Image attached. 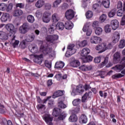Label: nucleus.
Listing matches in <instances>:
<instances>
[{"label":"nucleus","mask_w":125,"mask_h":125,"mask_svg":"<svg viewBox=\"0 0 125 125\" xmlns=\"http://www.w3.org/2000/svg\"><path fill=\"white\" fill-rule=\"evenodd\" d=\"M40 42L42 44L40 46V51H42L44 55H49L50 57L55 56V52L52 50V48L48 46L44 47L43 42L42 41H40Z\"/></svg>","instance_id":"obj_1"},{"label":"nucleus","mask_w":125,"mask_h":125,"mask_svg":"<svg viewBox=\"0 0 125 125\" xmlns=\"http://www.w3.org/2000/svg\"><path fill=\"white\" fill-rule=\"evenodd\" d=\"M72 91L71 92V95L75 96L79 93L80 94H83L84 92V87L82 85L76 86L75 85H72Z\"/></svg>","instance_id":"obj_2"},{"label":"nucleus","mask_w":125,"mask_h":125,"mask_svg":"<svg viewBox=\"0 0 125 125\" xmlns=\"http://www.w3.org/2000/svg\"><path fill=\"white\" fill-rule=\"evenodd\" d=\"M77 50L75 48L74 44H69L67 46V50L65 53L66 57H70L76 53Z\"/></svg>","instance_id":"obj_3"},{"label":"nucleus","mask_w":125,"mask_h":125,"mask_svg":"<svg viewBox=\"0 0 125 125\" xmlns=\"http://www.w3.org/2000/svg\"><path fill=\"white\" fill-rule=\"evenodd\" d=\"M29 30H30V25L29 23L25 22L23 23L22 25L19 27V31L20 34H26Z\"/></svg>","instance_id":"obj_4"},{"label":"nucleus","mask_w":125,"mask_h":125,"mask_svg":"<svg viewBox=\"0 0 125 125\" xmlns=\"http://www.w3.org/2000/svg\"><path fill=\"white\" fill-rule=\"evenodd\" d=\"M43 120L48 125H53V117L49 113L45 114L42 117Z\"/></svg>","instance_id":"obj_5"},{"label":"nucleus","mask_w":125,"mask_h":125,"mask_svg":"<svg viewBox=\"0 0 125 125\" xmlns=\"http://www.w3.org/2000/svg\"><path fill=\"white\" fill-rule=\"evenodd\" d=\"M91 25V23L90 22H86L84 24L83 28V32H85L87 36H90L92 33V29L89 28V27Z\"/></svg>","instance_id":"obj_6"},{"label":"nucleus","mask_w":125,"mask_h":125,"mask_svg":"<svg viewBox=\"0 0 125 125\" xmlns=\"http://www.w3.org/2000/svg\"><path fill=\"white\" fill-rule=\"evenodd\" d=\"M5 28L11 34H16L17 30L15 28V26L12 23H8L6 24Z\"/></svg>","instance_id":"obj_7"},{"label":"nucleus","mask_w":125,"mask_h":125,"mask_svg":"<svg viewBox=\"0 0 125 125\" xmlns=\"http://www.w3.org/2000/svg\"><path fill=\"white\" fill-rule=\"evenodd\" d=\"M51 13L49 12L45 11L43 13L42 20L44 23H49L50 22Z\"/></svg>","instance_id":"obj_8"},{"label":"nucleus","mask_w":125,"mask_h":125,"mask_svg":"<svg viewBox=\"0 0 125 125\" xmlns=\"http://www.w3.org/2000/svg\"><path fill=\"white\" fill-rule=\"evenodd\" d=\"M101 42H102L101 38L98 37L96 36H92L90 38V42H91V43L97 44L98 43H100Z\"/></svg>","instance_id":"obj_9"},{"label":"nucleus","mask_w":125,"mask_h":125,"mask_svg":"<svg viewBox=\"0 0 125 125\" xmlns=\"http://www.w3.org/2000/svg\"><path fill=\"white\" fill-rule=\"evenodd\" d=\"M121 35H120V33L118 31H116L114 33L113 35L112 36V43L113 44H116L119 41H120Z\"/></svg>","instance_id":"obj_10"},{"label":"nucleus","mask_w":125,"mask_h":125,"mask_svg":"<svg viewBox=\"0 0 125 125\" xmlns=\"http://www.w3.org/2000/svg\"><path fill=\"white\" fill-rule=\"evenodd\" d=\"M65 16L67 20H71L75 17V12L72 9L68 10L65 13Z\"/></svg>","instance_id":"obj_11"},{"label":"nucleus","mask_w":125,"mask_h":125,"mask_svg":"<svg viewBox=\"0 0 125 125\" xmlns=\"http://www.w3.org/2000/svg\"><path fill=\"white\" fill-rule=\"evenodd\" d=\"M110 25L112 30L115 31L117 30L119 27H120V22H119V21H118L117 20H113L111 21Z\"/></svg>","instance_id":"obj_12"},{"label":"nucleus","mask_w":125,"mask_h":125,"mask_svg":"<svg viewBox=\"0 0 125 125\" xmlns=\"http://www.w3.org/2000/svg\"><path fill=\"white\" fill-rule=\"evenodd\" d=\"M59 39L58 35H48L46 37V40L50 42H54L55 41H57Z\"/></svg>","instance_id":"obj_13"},{"label":"nucleus","mask_w":125,"mask_h":125,"mask_svg":"<svg viewBox=\"0 0 125 125\" xmlns=\"http://www.w3.org/2000/svg\"><path fill=\"white\" fill-rule=\"evenodd\" d=\"M42 54H41L40 55H35L34 59L33 60L34 62L41 65L42 62Z\"/></svg>","instance_id":"obj_14"},{"label":"nucleus","mask_w":125,"mask_h":125,"mask_svg":"<svg viewBox=\"0 0 125 125\" xmlns=\"http://www.w3.org/2000/svg\"><path fill=\"white\" fill-rule=\"evenodd\" d=\"M105 44L104 43H103L101 44L97 45L96 47V50L99 51V53H102V52H104L105 51Z\"/></svg>","instance_id":"obj_15"},{"label":"nucleus","mask_w":125,"mask_h":125,"mask_svg":"<svg viewBox=\"0 0 125 125\" xmlns=\"http://www.w3.org/2000/svg\"><path fill=\"white\" fill-rule=\"evenodd\" d=\"M125 67V63H123V64L117 65L115 66L112 68L113 70H115L118 73L121 72L122 70H124Z\"/></svg>","instance_id":"obj_16"},{"label":"nucleus","mask_w":125,"mask_h":125,"mask_svg":"<svg viewBox=\"0 0 125 125\" xmlns=\"http://www.w3.org/2000/svg\"><path fill=\"white\" fill-rule=\"evenodd\" d=\"M28 48L32 53H38L39 52V48L36 45L31 44L28 46Z\"/></svg>","instance_id":"obj_17"},{"label":"nucleus","mask_w":125,"mask_h":125,"mask_svg":"<svg viewBox=\"0 0 125 125\" xmlns=\"http://www.w3.org/2000/svg\"><path fill=\"white\" fill-rule=\"evenodd\" d=\"M10 17V16L9 15V14L4 13L1 15L0 18V20L2 22H5L7 21V20H8Z\"/></svg>","instance_id":"obj_18"},{"label":"nucleus","mask_w":125,"mask_h":125,"mask_svg":"<svg viewBox=\"0 0 125 125\" xmlns=\"http://www.w3.org/2000/svg\"><path fill=\"white\" fill-rule=\"evenodd\" d=\"M15 36L13 35V39H12L11 41L10 42L11 44H12L14 48L17 47L20 42L18 40H15Z\"/></svg>","instance_id":"obj_19"},{"label":"nucleus","mask_w":125,"mask_h":125,"mask_svg":"<svg viewBox=\"0 0 125 125\" xmlns=\"http://www.w3.org/2000/svg\"><path fill=\"white\" fill-rule=\"evenodd\" d=\"M92 95V92H86L82 97V102H85L88 98H90V97H91Z\"/></svg>","instance_id":"obj_20"},{"label":"nucleus","mask_w":125,"mask_h":125,"mask_svg":"<svg viewBox=\"0 0 125 125\" xmlns=\"http://www.w3.org/2000/svg\"><path fill=\"white\" fill-rule=\"evenodd\" d=\"M113 60L115 63H118L121 60V53L120 52H117L114 54Z\"/></svg>","instance_id":"obj_21"},{"label":"nucleus","mask_w":125,"mask_h":125,"mask_svg":"<svg viewBox=\"0 0 125 125\" xmlns=\"http://www.w3.org/2000/svg\"><path fill=\"white\" fill-rule=\"evenodd\" d=\"M64 99V98L61 97L59 99V102L58 103V106L59 108H61V109H65V108H67V105L65 104L63 102H62V100Z\"/></svg>","instance_id":"obj_22"},{"label":"nucleus","mask_w":125,"mask_h":125,"mask_svg":"<svg viewBox=\"0 0 125 125\" xmlns=\"http://www.w3.org/2000/svg\"><path fill=\"white\" fill-rule=\"evenodd\" d=\"M89 53H90V49L88 48H84L82 50L81 56H83V57H85V56H87Z\"/></svg>","instance_id":"obj_23"},{"label":"nucleus","mask_w":125,"mask_h":125,"mask_svg":"<svg viewBox=\"0 0 125 125\" xmlns=\"http://www.w3.org/2000/svg\"><path fill=\"white\" fill-rule=\"evenodd\" d=\"M65 63L62 61L57 62L55 63V68L56 69H62L64 68Z\"/></svg>","instance_id":"obj_24"},{"label":"nucleus","mask_w":125,"mask_h":125,"mask_svg":"<svg viewBox=\"0 0 125 125\" xmlns=\"http://www.w3.org/2000/svg\"><path fill=\"white\" fill-rule=\"evenodd\" d=\"M65 93V91L63 90H59L55 92L52 96L53 98H56L59 96H62Z\"/></svg>","instance_id":"obj_25"},{"label":"nucleus","mask_w":125,"mask_h":125,"mask_svg":"<svg viewBox=\"0 0 125 125\" xmlns=\"http://www.w3.org/2000/svg\"><path fill=\"white\" fill-rule=\"evenodd\" d=\"M80 124H86L87 123V117L84 114L82 115L79 119Z\"/></svg>","instance_id":"obj_26"},{"label":"nucleus","mask_w":125,"mask_h":125,"mask_svg":"<svg viewBox=\"0 0 125 125\" xmlns=\"http://www.w3.org/2000/svg\"><path fill=\"white\" fill-rule=\"evenodd\" d=\"M92 67H91V65H87L85 64L82 65L80 67H79L80 70L82 71H89L91 70Z\"/></svg>","instance_id":"obj_27"},{"label":"nucleus","mask_w":125,"mask_h":125,"mask_svg":"<svg viewBox=\"0 0 125 125\" xmlns=\"http://www.w3.org/2000/svg\"><path fill=\"white\" fill-rule=\"evenodd\" d=\"M44 5V1L43 0H38L35 3V6L37 8H42Z\"/></svg>","instance_id":"obj_28"},{"label":"nucleus","mask_w":125,"mask_h":125,"mask_svg":"<svg viewBox=\"0 0 125 125\" xmlns=\"http://www.w3.org/2000/svg\"><path fill=\"white\" fill-rule=\"evenodd\" d=\"M64 27L67 30H71V29H73V27H74V24H73L72 21H69L68 22H66L65 23Z\"/></svg>","instance_id":"obj_29"},{"label":"nucleus","mask_w":125,"mask_h":125,"mask_svg":"<svg viewBox=\"0 0 125 125\" xmlns=\"http://www.w3.org/2000/svg\"><path fill=\"white\" fill-rule=\"evenodd\" d=\"M8 36L6 33L0 31V40H8Z\"/></svg>","instance_id":"obj_30"},{"label":"nucleus","mask_w":125,"mask_h":125,"mask_svg":"<svg viewBox=\"0 0 125 125\" xmlns=\"http://www.w3.org/2000/svg\"><path fill=\"white\" fill-rule=\"evenodd\" d=\"M65 28V25H64V23L59 22L56 25V28L57 30H60V31H62Z\"/></svg>","instance_id":"obj_31"},{"label":"nucleus","mask_w":125,"mask_h":125,"mask_svg":"<svg viewBox=\"0 0 125 125\" xmlns=\"http://www.w3.org/2000/svg\"><path fill=\"white\" fill-rule=\"evenodd\" d=\"M82 59L84 63H87V62H91V61H92V57H91V56H86L85 57H83Z\"/></svg>","instance_id":"obj_32"},{"label":"nucleus","mask_w":125,"mask_h":125,"mask_svg":"<svg viewBox=\"0 0 125 125\" xmlns=\"http://www.w3.org/2000/svg\"><path fill=\"white\" fill-rule=\"evenodd\" d=\"M23 14V11L21 9L15 10L13 12V15L15 17L21 16Z\"/></svg>","instance_id":"obj_33"},{"label":"nucleus","mask_w":125,"mask_h":125,"mask_svg":"<svg viewBox=\"0 0 125 125\" xmlns=\"http://www.w3.org/2000/svg\"><path fill=\"white\" fill-rule=\"evenodd\" d=\"M52 19L53 22L56 23V22H58V21H59L60 18H59V16H58L57 13H54L52 16Z\"/></svg>","instance_id":"obj_34"},{"label":"nucleus","mask_w":125,"mask_h":125,"mask_svg":"<svg viewBox=\"0 0 125 125\" xmlns=\"http://www.w3.org/2000/svg\"><path fill=\"white\" fill-rule=\"evenodd\" d=\"M69 121L72 123L77 122V121H78V117H77L76 114H72L69 118Z\"/></svg>","instance_id":"obj_35"},{"label":"nucleus","mask_w":125,"mask_h":125,"mask_svg":"<svg viewBox=\"0 0 125 125\" xmlns=\"http://www.w3.org/2000/svg\"><path fill=\"white\" fill-rule=\"evenodd\" d=\"M102 4L105 8L110 7V0H103Z\"/></svg>","instance_id":"obj_36"},{"label":"nucleus","mask_w":125,"mask_h":125,"mask_svg":"<svg viewBox=\"0 0 125 125\" xmlns=\"http://www.w3.org/2000/svg\"><path fill=\"white\" fill-rule=\"evenodd\" d=\"M60 113V109L58 108H55L53 110L52 115L54 117H58Z\"/></svg>","instance_id":"obj_37"},{"label":"nucleus","mask_w":125,"mask_h":125,"mask_svg":"<svg viewBox=\"0 0 125 125\" xmlns=\"http://www.w3.org/2000/svg\"><path fill=\"white\" fill-rule=\"evenodd\" d=\"M70 65L71 67H77L80 66V62L78 60H75L70 62Z\"/></svg>","instance_id":"obj_38"},{"label":"nucleus","mask_w":125,"mask_h":125,"mask_svg":"<svg viewBox=\"0 0 125 125\" xmlns=\"http://www.w3.org/2000/svg\"><path fill=\"white\" fill-rule=\"evenodd\" d=\"M61 2H62V0H56L53 2V7L54 8H57L59 5H60Z\"/></svg>","instance_id":"obj_39"},{"label":"nucleus","mask_w":125,"mask_h":125,"mask_svg":"<svg viewBox=\"0 0 125 125\" xmlns=\"http://www.w3.org/2000/svg\"><path fill=\"white\" fill-rule=\"evenodd\" d=\"M104 44L105 45V51H106V50H107V49H112V48H113V45H115V44H113V43H112V42L111 43H108L107 45V44H106V43H104Z\"/></svg>","instance_id":"obj_40"},{"label":"nucleus","mask_w":125,"mask_h":125,"mask_svg":"<svg viewBox=\"0 0 125 125\" xmlns=\"http://www.w3.org/2000/svg\"><path fill=\"white\" fill-rule=\"evenodd\" d=\"M96 74L97 76H99L102 79H104L106 77V72L104 71H97Z\"/></svg>","instance_id":"obj_41"},{"label":"nucleus","mask_w":125,"mask_h":125,"mask_svg":"<svg viewBox=\"0 0 125 125\" xmlns=\"http://www.w3.org/2000/svg\"><path fill=\"white\" fill-rule=\"evenodd\" d=\"M35 16L39 19L42 18V11L41 10L36 11L35 12Z\"/></svg>","instance_id":"obj_42"},{"label":"nucleus","mask_w":125,"mask_h":125,"mask_svg":"<svg viewBox=\"0 0 125 125\" xmlns=\"http://www.w3.org/2000/svg\"><path fill=\"white\" fill-rule=\"evenodd\" d=\"M35 40V35H28L26 39H25L26 42H33Z\"/></svg>","instance_id":"obj_43"},{"label":"nucleus","mask_w":125,"mask_h":125,"mask_svg":"<svg viewBox=\"0 0 125 125\" xmlns=\"http://www.w3.org/2000/svg\"><path fill=\"white\" fill-rule=\"evenodd\" d=\"M116 12H117V10H116V9H112L111 11H110L108 13V17H109L110 18H112V17H114L116 15Z\"/></svg>","instance_id":"obj_44"},{"label":"nucleus","mask_w":125,"mask_h":125,"mask_svg":"<svg viewBox=\"0 0 125 125\" xmlns=\"http://www.w3.org/2000/svg\"><path fill=\"white\" fill-rule=\"evenodd\" d=\"M109 62V56H107L104 60V61L100 64V68H102Z\"/></svg>","instance_id":"obj_45"},{"label":"nucleus","mask_w":125,"mask_h":125,"mask_svg":"<svg viewBox=\"0 0 125 125\" xmlns=\"http://www.w3.org/2000/svg\"><path fill=\"white\" fill-rule=\"evenodd\" d=\"M102 32H103V29H102V28L99 27L96 28L95 31L96 35H98V36L101 35Z\"/></svg>","instance_id":"obj_46"},{"label":"nucleus","mask_w":125,"mask_h":125,"mask_svg":"<svg viewBox=\"0 0 125 125\" xmlns=\"http://www.w3.org/2000/svg\"><path fill=\"white\" fill-rule=\"evenodd\" d=\"M125 5H124L123 7V10L122 9H120L117 11V16L119 17L123 16L124 14V12H125Z\"/></svg>","instance_id":"obj_47"},{"label":"nucleus","mask_w":125,"mask_h":125,"mask_svg":"<svg viewBox=\"0 0 125 125\" xmlns=\"http://www.w3.org/2000/svg\"><path fill=\"white\" fill-rule=\"evenodd\" d=\"M124 75L122 74L121 73H116L114 75H113L112 76V79H120L121 78H123V77H124Z\"/></svg>","instance_id":"obj_48"},{"label":"nucleus","mask_w":125,"mask_h":125,"mask_svg":"<svg viewBox=\"0 0 125 125\" xmlns=\"http://www.w3.org/2000/svg\"><path fill=\"white\" fill-rule=\"evenodd\" d=\"M7 7V5L4 3H0V10L4 11Z\"/></svg>","instance_id":"obj_49"},{"label":"nucleus","mask_w":125,"mask_h":125,"mask_svg":"<svg viewBox=\"0 0 125 125\" xmlns=\"http://www.w3.org/2000/svg\"><path fill=\"white\" fill-rule=\"evenodd\" d=\"M111 27L110 24H107L104 26V31L107 34H109L111 32Z\"/></svg>","instance_id":"obj_50"},{"label":"nucleus","mask_w":125,"mask_h":125,"mask_svg":"<svg viewBox=\"0 0 125 125\" xmlns=\"http://www.w3.org/2000/svg\"><path fill=\"white\" fill-rule=\"evenodd\" d=\"M27 19V21H28L29 23H33V22L35 21V18H34V16L31 15L28 16Z\"/></svg>","instance_id":"obj_51"},{"label":"nucleus","mask_w":125,"mask_h":125,"mask_svg":"<svg viewBox=\"0 0 125 125\" xmlns=\"http://www.w3.org/2000/svg\"><path fill=\"white\" fill-rule=\"evenodd\" d=\"M81 103V99H76L74 100L72 102L73 105L74 106H78Z\"/></svg>","instance_id":"obj_52"},{"label":"nucleus","mask_w":125,"mask_h":125,"mask_svg":"<svg viewBox=\"0 0 125 125\" xmlns=\"http://www.w3.org/2000/svg\"><path fill=\"white\" fill-rule=\"evenodd\" d=\"M93 16V13L91 11H88L86 13V17L87 19L91 18Z\"/></svg>","instance_id":"obj_53"},{"label":"nucleus","mask_w":125,"mask_h":125,"mask_svg":"<svg viewBox=\"0 0 125 125\" xmlns=\"http://www.w3.org/2000/svg\"><path fill=\"white\" fill-rule=\"evenodd\" d=\"M119 48H124L125 46V40H121L120 42V44L119 45Z\"/></svg>","instance_id":"obj_54"},{"label":"nucleus","mask_w":125,"mask_h":125,"mask_svg":"<svg viewBox=\"0 0 125 125\" xmlns=\"http://www.w3.org/2000/svg\"><path fill=\"white\" fill-rule=\"evenodd\" d=\"M67 117V114L65 112H62L58 117L59 120H62Z\"/></svg>","instance_id":"obj_55"},{"label":"nucleus","mask_w":125,"mask_h":125,"mask_svg":"<svg viewBox=\"0 0 125 125\" xmlns=\"http://www.w3.org/2000/svg\"><path fill=\"white\" fill-rule=\"evenodd\" d=\"M55 28H56L55 26L53 25H50L49 26V30H48L49 33H50V34H52V33L54 32V30H55Z\"/></svg>","instance_id":"obj_56"},{"label":"nucleus","mask_w":125,"mask_h":125,"mask_svg":"<svg viewBox=\"0 0 125 125\" xmlns=\"http://www.w3.org/2000/svg\"><path fill=\"white\" fill-rule=\"evenodd\" d=\"M98 26H99V22L97 21H95L92 23L93 29H96Z\"/></svg>","instance_id":"obj_57"},{"label":"nucleus","mask_w":125,"mask_h":125,"mask_svg":"<svg viewBox=\"0 0 125 125\" xmlns=\"http://www.w3.org/2000/svg\"><path fill=\"white\" fill-rule=\"evenodd\" d=\"M87 44V41L86 40H84L82 41L80 43V46L81 47H83L84 46H86V45Z\"/></svg>","instance_id":"obj_58"},{"label":"nucleus","mask_w":125,"mask_h":125,"mask_svg":"<svg viewBox=\"0 0 125 125\" xmlns=\"http://www.w3.org/2000/svg\"><path fill=\"white\" fill-rule=\"evenodd\" d=\"M106 19H107V15L105 14H103L100 18V20L101 22H104Z\"/></svg>","instance_id":"obj_59"},{"label":"nucleus","mask_w":125,"mask_h":125,"mask_svg":"<svg viewBox=\"0 0 125 125\" xmlns=\"http://www.w3.org/2000/svg\"><path fill=\"white\" fill-rule=\"evenodd\" d=\"M90 0H82V6L85 8L87 6V1H89Z\"/></svg>","instance_id":"obj_60"},{"label":"nucleus","mask_w":125,"mask_h":125,"mask_svg":"<svg viewBox=\"0 0 125 125\" xmlns=\"http://www.w3.org/2000/svg\"><path fill=\"white\" fill-rule=\"evenodd\" d=\"M3 123L5 125H12V122L10 120H6V119H4Z\"/></svg>","instance_id":"obj_61"},{"label":"nucleus","mask_w":125,"mask_h":125,"mask_svg":"<svg viewBox=\"0 0 125 125\" xmlns=\"http://www.w3.org/2000/svg\"><path fill=\"white\" fill-rule=\"evenodd\" d=\"M45 66L47 68L50 69L51 68V62H48V61H45Z\"/></svg>","instance_id":"obj_62"},{"label":"nucleus","mask_w":125,"mask_h":125,"mask_svg":"<svg viewBox=\"0 0 125 125\" xmlns=\"http://www.w3.org/2000/svg\"><path fill=\"white\" fill-rule=\"evenodd\" d=\"M20 46L21 48H26V42H25V40L22 41L21 43Z\"/></svg>","instance_id":"obj_63"},{"label":"nucleus","mask_w":125,"mask_h":125,"mask_svg":"<svg viewBox=\"0 0 125 125\" xmlns=\"http://www.w3.org/2000/svg\"><path fill=\"white\" fill-rule=\"evenodd\" d=\"M5 112V108L1 104H0V114H3Z\"/></svg>","instance_id":"obj_64"}]
</instances>
